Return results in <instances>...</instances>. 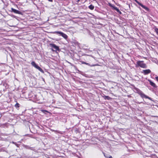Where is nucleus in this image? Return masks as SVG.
Segmentation results:
<instances>
[{"label":"nucleus","mask_w":158,"mask_h":158,"mask_svg":"<svg viewBox=\"0 0 158 158\" xmlns=\"http://www.w3.org/2000/svg\"><path fill=\"white\" fill-rule=\"evenodd\" d=\"M134 89L135 91V92L140 95L142 98H148L150 100H151V98L150 97L145 95L141 90H140L139 89L136 87H135Z\"/></svg>","instance_id":"nucleus-1"},{"label":"nucleus","mask_w":158,"mask_h":158,"mask_svg":"<svg viewBox=\"0 0 158 158\" xmlns=\"http://www.w3.org/2000/svg\"><path fill=\"white\" fill-rule=\"evenodd\" d=\"M49 46L52 48V51H56L60 50L59 47L54 44L50 43L49 44Z\"/></svg>","instance_id":"nucleus-2"},{"label":"nucleus","mask_w":158,"mask_h":158,"mask_svg":"<svg viewBox=\"0 0 158 158\" xmlns=\"http://www.w3.org/2000/svg\"><path fill=\"white\" fill-rule=\"evenodd\" d=\"M31 65L35 67L36 69H38L39 71L41 72V73H43L44 71L43 69L38 66L34 61H32L31 63Z\"/></svg>","instance_id":"nucleus-3"},{"label":"nucleus","mask_w":158,"mask_h":158,"mask_svg":"<svg viewBox=\"0 0 158 158\" xmlns=\"http://www.w3.org/2000/svg\"><path fill=\"white\" fill-rule=\"evenodd\" d=\"M54 33L59 34L60 35L62 36L65 39H67L68 38V36L66 34L61 32L56 31L54 32Z\"/></svg>","instance_id":"nucleus-4"},{"label":"nucleus","mask_w":158,"mask_h":158,"mask_svg":"<svg viewBox=\"0 0 158 158\" xmlns=\"http://www.w3.org/2000/svg\"><path fill=\"white\" fill-rule=\"evenodd\" d=\"M138 65L141 68H147L146 64L143 63V61H138L137 62Z\"/></svg>","instance_id":"nucleus-5"},{"label":"nucleus","mask_w":158,"mask_h":158,"mask_svg":"<svg viewBox=\"0 0 158 158\" xmlns=\"http://www.w3.org/2000/svg\"><path fill=\"white\" fill-rule=\"evenodd\" d=\"M11 11L14 12L16 14H18L20 15H21L22 14V12L19 11L15 9H14L13 8H11Z\"/></svg>","instance_id":"nucleus-6"},{"label":"nucleus","mask_w":158,"mask_h":158,"mask_svg":"<svg viewBox=\"0 0 158 158\" xmlns=\"http://www.w3.org/2000/svg\"><path fill=\"white\" fill-rule=\"evenodd\" d=\"M139 5H140V6H141L142 8H144L147 11H149V9L146 6H145L143 5V4L140 3Z\"/></svg>","instance_id":"nucleus-7"},{"label":"nucleus","mask_w":158,"mask_h":158,"mask_svg":"<svg viewBox=\"0 0 158 158\" xmlns=\"http://www.w3.org/2000/svg\"><path fill=\"white\" fill-rule=\"evenodd\" d=\"M112 7H113L114 10H116L117 12L119 13L120 14H122V12L120 11L119 9L117 7L114 6H112Z\"/></svg>","instance_id":"nucleus-8"},{"label":"nucleus","mask_w":158,"mask_h":158,"mask_svg":"<svg viewBox=\"0 0 158 158\" xmlns=\"http://www.w3.org/2000/svg\"><path fill=\"white\" fill-rule=\"evenodd\" d=\"M151 72L150 70L149 69H148L143 70V73L145 75H147L150 73Z\"/></svg>","instance_id":"nucleus-9"},{"label":"nucleus","mask_w":158,"mask_h":158,"mask_svg":"<svg viewBox=\"0 0 158 158\" xmlns=\"http://www.w3.org/2000/svg\"><path fill=\"white\" fill-rule=\"evenodd\" d=\"M148 81L149 82V84H150L152 86L154 87V88H156L157 86L156 85L155 83H154V82H152L151 80H148Z\"/></svg>","instance_id":"nucleus-10"},{"label":"nucleus","mask_w":158,"mask_h":158,"mask_svg":"<svg viewBox=\"0 0 158 158\" xmlns=\"http://www.w3.org/2000/svg\"><path fill=\"white\" fill-rule=\"evenodd\" d=\"M103 98L105 99H107L108 100H109L111 98L108 96L105 95L103 96Z\"/></svg>","instance_id":"nucleus-11"},{"label":"nucleus","mask_w":158,"mask_h":158,"mask_svg":"<svg viewBox=\"0 0 158 158\" xmlns=\"http://www.w3.org/2000/svg\"><path fill=\"white\" fill-rule=\"evenodd\" d=\"M89 8L91 10H93L94 8V6L93 5H90L89 6Z\"/></svg>","instance_id":"nucleus-12"},{"label":"nucleus","mask_w":158,"mask_h":158,"mask_svg":"<svg viewBox=\"0 0 158 158\" xmlns=\"http://www.w3.org/2000/svg\"><path fill=\"white\" fill-rule=\"evenodd\" d=\"M15 106L16 108H18L20 106V105L19 104V103H17L15 105Z\"/></svg>","instance_id":"nucleus-13"},{"label":"nucleus","mask_w":158,"mask_h":158,"mask_svg":"<svg viewBox=\"0 0 158 158\" xmlns=\"http://www.w3.org/2000/svg\"><path fill=\"white\" fill-rule=\"evenodd\" d=\"M81 63L82 64H85L87 65H89V66H90V64L89 63H87L85 62L84 61H82L81 62Z\"/></svg>","instance_id":"nucleus-14"},{"label":"nucleus","mask_w":158,"mask_h":158,"mask_svg":"<svg viewBox=\"0 0 158 158\" xmlns=\"http://www.w3.org/2000/svg\"><path fill=\"white\" fill-rule=\"evenodd\" d=\"M155 30V32L158 35V28H156Z\"/></svg>","instance_id":"nucleus-15"},{"label":"nucleus","mask_w":158,"mask_h":158,"mask_svg":"<svg viewBox=\"0 0 158 158\" xmlns=\"http://www.w3.org/2000/svg\"><path fill=\"white\" fill-rule=\"evenodd\" d=\"M134 1L137 3L139 5V4L140 3V2H138L137 0H134Z\"/></svg>","instance_id":"nucleus-16"},{"label":"nucleus","mask_w":158,"mask_h":158,"mask_svg":"<svg viewBox=\"0 0 158 158\" xmlns=\"http://www.w3.org/2000/svg\"><path fill=\"white\" fill-rule=\"evenodd\" d=\"M25 147L26 148H28V149L30 148L29 147L27 146H26Z\"/></svg>","instance_id":"nucleus-17"},{"label":"nucleus","mask_w":158,"mask_h":158,"mask_svg":"<svg viewBox=\"0 0 158 158\" xmlns=\"http://www.w3.org/2000/svg\"><path fill=\"white\" fill-rule=\"evenodd\" d=\"M156 79L158 81V77H156Z\"/></svg>","instance_id":"nucleus-18"},{"label":"nucleus","mask_w":158,"mask_h":158,"mask_svg":"<svg viewBox=\"0 0 158 158\" xmlns=\"http://www.w3.org/2000/svg\"><path fill=\"white\" fill-rule=\"evenodd\" d=\"M48 0L50 2H53V0Z\"/></svg>","instance_id":"nucleus-19"},{"label":"nucleus","mask_w":158,"mask_h":158,"mask_svg":"<svg viewBox=\"0 0 158 158\" xmlns=\"http://www.w3.org/2000/svg\"><path fill=\"white\" fill-rule=\"evenodd\" d=\"M109 158H113L111 156H110L109 157Z\"/></svg>","instance_id":"nucleus-20"},{"label":"nucleus","mask_w":158,"mask_h":158,"mask_svg":"<svg viewBox=\"0 0 158 158\" xmlns=\"http://www.w3.org/2000/svg\"><path fill=\"white\" fill-rule=\"evenodd\" d=\"M152 116V117H158V116Z\"/></svg>","instance_id":"nucleus-21"},{"label":"nucleus","mask_w":158,"mask_h":158,"mask_svg":"<svg viewBox=\"0 0 158 158\" xmlns=\"http://www.w3.org/2000/svg\"><path fill=\"white\" fill-rule=\"evenodd\" d=\"M79 1H80V0H77V1H78L77 2H79Z\"/></svg>","instance_id":"nucleus-22"},{"label":"nucleus","mask_w":158,"mask_h":158,"mask_svg":"<svg viewBox=\"0 0 158 158\" xmlns=\"http://www.w3.org/2000/svg\"><path fill=\"white\" fill-rule=\"evenodd\" d=\"M43 80L44 81V79L43 78Z\"/></svg>","instance_id":"nucleus-23"},{"label":"nucleus","mask_w":158,"mask_h":158,"mask_svg":"<svg viewBox=\"0 0 158 158\" xmlns=\"http://www.w3.org/2000/svg\"><path fill=\"white\" fill-rule=\"evenodd\" d=\"M129 7H130V5H129Z\"/></svg>","instance_id":"nucleus-24"},{"label":"nucleus","mask_w":158,"mask_h":158,"mask_svg":"<svg viewBox=\"0 0 158 158\" xmlns=\"http://www.w3.org/2000/svg\"><path fill=\"white\" fill-rule=\"evenodd\" d=\"M104 155V156H105V157L106 156H105V155Z\"/></svg>","instance_id":"nucleus-25"}]
</instances>
